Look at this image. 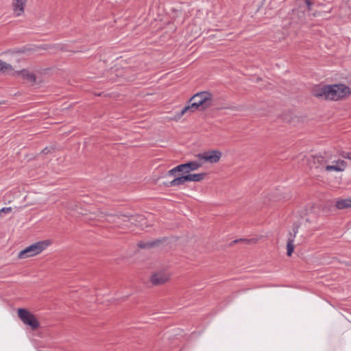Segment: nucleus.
Masks as SVG:
<instances>
[{
    "mask_svg": "<svg viewBox=\"0 0 351 351\" xmlns=\"http://www.w3.org/2000/svg\"><path fill=\"white\" fill-rule=\"evenodd\" d=\"M310 169H317L322 173H338L345 171L347 162L342 159L335 160L331 152H322L311 154L306 158Z\"/></svg>",
    "mask_w": 351,
    "mask_h": 351,
    "instance_id": "nucleus-1",
    "label": "nucleus"
},
{
    "mask_svg": "<svg viewBox=\"0 0 351 351\" xmlns=\"http://www.w3.org/2000/svg\"><path fill=\"white\" fill-rule=\"evenodd\" d=\"M222 156V152L219 149L204 151L196 156L197 160L178 165L169 170V174L170 176L189 174L191 171H197L206 163L210 165L218 163Z\"/></svg>",
    "mask_w": 351,
    "mask_h": 351,
    "instance_id": "nucleus-2",
    "label": "nucleus"
},
{
    "mask_svg": "<svg viewBox=\"0 0 351 351\" xmlns=\"http://www.w3.org/2000/svg\"><path fill=\"white\" fill-rule=\"evenodd\" d=\"M180 113L176 114L174 120L178 121L185 114H191L196 111H204L213 105L214 96L209 91H202L193 95Z\"/></svg>",
    "mask_w": 351,
    "mask_h": 351,
    "instance_id": "nucleus-3",
    "label": "nucleus"
},
{
    "mask_svg": "<svg viewBox=\"0 0 351 351\" xmlns=\"http://www.w3.org/2000/svg\"><path fill=\"white\" fill-rule=\"evenodd\" d=\"M312 94L319 99L337 101L350 96L351 89L343 84L324 85L314 88Z\"/></svg>",
    "mask_w": 351,
    "mask_h": 351,
    "instance_id": "nucleus-4",
    "label": "nucleus"
},
{
    "mask_svg": "<svg viewBox=\"0 0 351 351\" xmlns=\"http://www.w3.org/2000/svg\"><path fill=\"white\" fill-rule=\"evenodd\" d=\"M48 69H45L42 71L35 72L30 68H25L21 70H16L12 66L11 71H6V75H11L16 78L22 79L32 85H38L40 86L45 82V80L42 79L41 75Z\"/></svg>",
    "mask_w": 351,
    "mask_h": 351,
    "instance_id": "nucleus-5",
    "label": "nucleus"
},
{
    "mask_svg": "<svg viewBox=\"0 0 351 351\" xmlns=\"http://www.w3.org/2000/svg\"><path fill=\"white\" fill-rule=\"evenodd\" d=\"M52 243L50 239L43 240L32 244L21 250L18 255L20 259H25L40 254Z\"/></svg>",
    "mask_w": 351,
    "mask_h": 351,
    "instance_id": "nucleus-6",
    "label": "nucleus"
},
{
    "mask_svg": "<svg viewBox=\"0 0 351 351\" xmlns=\"http://www.w3.org/2000/svg\"><path fill=\"white\" fill-rule=\"evenodd\" d=\"M17 314L23 323L32 330H36L40 327V323L36 315L25 308H19Z\"/></svg>",
    "mask_w": 351,
    "mask_h": 351,
    "instance_id": "nucleus-7",
    "label": "nucleus"
},
{
    "mask_svg": "<svg viewBox=\"0 0 351 351\" xmlns=\"http://www.w3.org/2000/svg\"><path fill=\"white\" fill-rule=\"evenodd\" d=\"M171 274L167 269H160L152 274L149 280L153 285L159 286L169 282Z\"/></svg>",
    "mask_w": 351,
    "mask_h": 351,
    "instance_id": "nucleus-8",
    "label": "nucleus"
},
{
    "mask_svg": "<svg viewBox=\"0 0 351 351\" xmlns=\"http://www.w3.org/2000/svg\"><path fill=\"white\" fill-rule=\"evenodd\" d=\"M165 177H158L156 183H158L160 185L163 184L167 186H175L184 184L189 182H200L202 181L203 177H176L173 180L169 181L168 183L165 182H160V178H164Z\"/></svg>",
    "mask_w": 351,
    "mask_h": 351,
    "instance_id": "nucleus-9",
    "label": "nucleus"
},
{
    "mask_svg": "<svg viewBox=\"0 0 351 351\" xmlns=\"http://www.w3.org/2000/svg\"><path fill=\"white\" fill-rule=\"evenodd\" d=\"M120 219L125 223H128L130 224H126V226L129 228H132V225L138 226L143 227V222L145 221V219L143 216L136 215L132 216H126L123 215Z\"/></svg>",
    "mask_w": 351,
    "mask_h": 351,
    "instance_id": "nucleus-10",
    "label": "nucleus"
},
{
    "mask_svg": "<svg viewBox=\"0 0 351 351\" xmlns=\"http://www.w3.org/2000/svg\"><path fill=\"white\" fill-rule=\"evenodd\" d=\"M27 0H12L13 13L16 16H21L25 12Z\"/></svg>",
    "mask_w": 351,
    "mask_h": 351,
    "instance_id": "nucleus-11",
    "label": "nucleus"
},
{
    "mask_svg": "<svg viewBox=\"0 0 351 351\" xmlns=\"http://www.w3.org/2000/svg\"><path fill=\"white\" fill-rule=\"evenodd\" d=\"M298 226H295L293 228V233L289 232V237L288 238L287 243V255L288 256H291L294 251L295 245H294V239L298 233Z\"/></svg>",
    "mask_w": 351,
    "mask_h": 351,
    "instance_id": "nucleus-12",
    "label": "nucleus"
},
{
    "mask_svg": "<svg viewBox=\"0 0 351 351\" xmlns=\"http://www.w3.org/2000/svg\"><path fill=\"white\" fill-rule=\"evenodd\" d=\"M335 207L339 210L351 208V198L337 199L335 202Z\"/></svg>",
    "mask_w": 351,
    "mask_h": 351,
    "instance_id": "nucleus-13",
    "label": "nucleus"
},
{
    "mask_svg": "<svg viewBox=\"0 0 351 351\" xmlns=\"http://www.w3.org/2000/svg\"><path fill=\"white\" fill-rule=\"evenodd\" d=\"M304 117L294 115L288 121L293 126H299L301 123H304Z\"/></svg>",
    "mask_w": 351,
    "mask_h": 351,
    "instance_id": "nucleus-14",
    "label": "nucleus"
},
{
    "mask_svg": "<svg viewBox=\"0 0 351 351\" xmlns=\"http://www.w3.org/2000/svg\"><path fill=\"white\" fill-rule=\"evenodd\" d=\"M327 181L328 184L332 188H337L339 186L341 177H329Z\"/></svg>",
    "mask_w": 351,
    "mask_h": 351,
    "instance_id": "nucleus-15",
    "label": "nucleus"
},
{
    "mask_svg": "<svg viewBox=\"0 0 351 351\" xmlns=\"http://www.w3.org/2000/svg\"><path fill=\"white\" fill-rule=\"evenodd\" d=\"M12 69V64L3 61L0 59V72L2 73L5 74L6 71H11Z\"/></svg>",
    "mask_w": 351,
    "mask_h": 351,
    "instance_id": "nucleus-16",
    "label": "nucleus"
},
{
    "mask_svg": "<svg viewBox=\"0 0 351 351\" xmlns=\"http://www.w3.org/2000/svg\"><path fill=\"white\" fill-rule=\"evenodd\" d=\"M157 242H145V241H140L138 243V247L141 249H146V248H152L154 246L156 245Z\"/></svg>",
    "mask_w": 351,
    "mask_h": 351,
    "instance_id": "nucleus-17",
    "label": "nucleus"
},
{
    "mask_svg": "<svg viewBox=\"0 0 351 351\" xmlns=\"http://www.w3.org/2000/svg\"><path fill=\"white\" fill-rule=\"evenodd\" d=\"M12 210L11 207L3 208L0 210V216L2 213H10Z\"/></svg>",
    "mask_w": 351,
    "mask_h": 351,
    "instance_id": "nucleus-18",
    "label": "nucleus"
},
{
    "mask_svg": "<svg viewBox=\"0 0 351 351\" xmlns=\"http://www.w3.org/2000/svg\"><path fill=\"white\" fill-rule=\"evenodd\" d=\"M239 241H246L247 243H257V239H250V240H247V239H240V240H236L234 241V242H238Z\"/></svg>",
    "mask_w": 351,
    "mask_h": 351,
    "instance_id": "nucleus-19",
    "label": "nucleus"
},
{
    "mask_svg": "<svg viewBox=\"0 0 351 351\" xmlns=\"http://www.w3.org/2000/svg\"><path fill=\"white\" fill-rule=\"evenodd\" d=\"M53 150V147H45L44 149L42 150L41 153L43 154H47L49 153H51Z\"/></svg>",
    "mask_w": 351,
    "mask_h": 351,
    "instance_id": "nucleus-20",
    "label": "nucleus"
},
{
    "mask_svg": "<svg viewBox=\"0 0 351 351\" xmlns=\"http://www.w3.org/2000/svg\"><path fill=\"white\" fill-rule=\"evenodd\" d=\"M305 3H306V5L307 6L308 10H311V5H312V2L311 1V0H306Z\"/></svg>",
    "mask_w": 351,
    "mask_h": 351,
    "instance_id": "nucleus-21",
    "label": "nucleus"
},
{
    "mask_svg": "<svg viewBox=\"0 0 351 351\" xmlns=\"http://www.w3.org/2000/svg\"><path fill=\"white\" fill-rule=\"evenodd\" d=\"M189 176H203L202 174H189Z\"/></svg>",
    "mask_w": 351,
    "mask_h": 351,
    "instance_id": "nucleus-22",
    "label": "nucleus"
}]
</instances>
